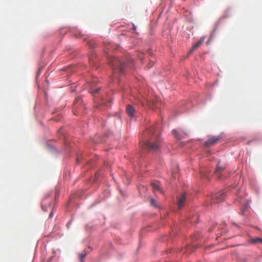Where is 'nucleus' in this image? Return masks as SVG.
<instances>
[{
  "mask_svg": "<svg viewBox=\"0 0 262 262\" xmlns=\"http://www.w3.org/2000/svg\"><path fill=\"white\" fill-rule=\"evenodd\" d=\"M143 138L146 140L144 146L148 150H158L161 144L159 133L156 132L155 126L148 128L143 133Z\"/></svg>",
  "mask_w": 262,
  "mask_h": 262,
  "instance_id": "1",
  "label": "nucleus"
},
{
  "mask_svg": "<svg viewBox=\"0 0 262 262\" xmlns=\"http://www.w3.org/2000/svg\"><path fill=\"white\" fill-rule=\"evenodd\" d=\"M109 64L112 67L113 71V76L116 77L115 75L118 73L120 74L124 73V69L127 66L130 67V64H133V61L132 59L129 58L128 59L127 63L124 61H122L120 59L115 57H112L110 58L108 61Z\"/></svg>",
  "mask_w": 262,
  "mask_h": 262,
  "instance_id": "2",
  "label": "nucleus"
},
{
  "mask_svg": "<svg viewBox=\"0 0 262 262\" xmlns=\"http://www.w3.org/2000/svg\"><path fill=\"white\" fill-rule=\"evenodd\" d=\"M225 196V192L223 190L216 193H212L210 196L211 203H216L222 202L224 200Z\"/></svg>",
  "mask_w": 262,
  "mask_h": 262,
  "instance_id": "3",
  "label": "nucleus"
},
{
  "mask_svg": "<svg viewBox=\"0 0 262 262\" xmlns=\"http://www.w3.org/2000/svg\"><path fill=\"white\" fill-rule=\"evenodd\" d=\"M187 201V193L183 192L178 198V207L179 209L183 208Z\"/></svg>",
  "mask_w": 262,
  "mask_h": 262,
  "instance_id": "4",
  "label": "nucleus"
},
{
  "mask_svg": "<svg viewBox=\"0 0 262 262\" xmlns=\"http://www.w3.org/2000/svg\"><path fill=\"white\" fill-rule=\"evenodd\" d=\"M225 168L224 167H222L220 165V163L219 162L217 164L214 174L215 176L217 178V179H221L222 178L221 173L224 171Z\"/></svg>",
  "mask_w": 262,
  "mask_h": 262,
  "instance_id": "5",
  "label": "nucleus"
},
{
  "mask_svg": "<svg viewBox=\"0 0 262 262\" xmlns=\"http://www.w3.org/2000/svg\"><path fill=\"white\" fill-rule=\"evenodd\" d=\"M220 137H212L208 141L205 142L206 145H214L221 139Z\"/></svg>",
  "mask_w": 262,
  "mask_h": 262,
  "instance_id": "6",
  "label": "nucleus"
},
{
  "mask_svg": "<svg viewBox=\"0 0 262 262\" xmlns=\"http://www.w3.org/2000/svg\"><path fill=\"white\" fill-rule=\"evenodd\" d=\"M172 134L179 140L184 138L186 135V134L184 132L181 130L178 131L176 129L172 130Z\"/></svg>",
  "mask_w": 262,
  "mask_h": 262,
  "instance_id": "7",
  "label": "nucleus"
},
{
  "mask_svg": "<svg viewBox=\"0 0 262 262\" xmlns=\"http://www.w3.org/2000/svg\"><path fill=\"white\" fill-rule=\"evenodd\" d=\"M126 113L130 117H134L135 116L136 110L135 108L130 104L126 106Z\"/></svg>",
  "mask_w": 262,
  "mask_h": 262,
  "instance_id": "8",
  "label": "nucleus"
},
{
  "mask_svg": "<svg viewBox=\"0 0 262 262\" xmlns=\"http://www.w3.org/2000/svg\"><path fill=\"white\" fill-rule=\"evenodd\" d=\"M151 185L154 192H158L161 193H163V191L160 187L159 182H152Z\"/></svg>",
  "mask_w": 262,
  "mask_h": 262,
  "instance_id": "9",
  "label": "nucleus"
},
{
  "mask_svg": "<svg viewBox=\"0 0 262 262\" xmlns=\"http://www.w3.org/2000/svg\"><path fill=\"white\" fill-rule=\"evenodd\" d=\"M204 40H205L204 37H201V39H200V40L192 46L191 50L189 51L188 54H191V53L193 52V51L194 50H195L196 49H197L198 48L200 47L203 44V43L204 42Z\"/></svg>",
  "mask_w": 262,
  "mask_h": 262,
  "instance_id": "10",
  "label": "nucleus"
},
{
  "mask_svg": "<svg viewBox=\"0 0 262 262\" xmlns=\"http://www.w3.org/2000/svg\"><path fill=\"white\" fill-rule=\"evenodd\" d=\"M249 243L251 244H262V238L258 237L251 238L249 241Z\"/></svg>",
  "mask_w": 262,
  "mask_h": 262,
  "instance_id": "11",
  "label": "nucleus"
},
{
  "mask_svg": "<svg viewBox=\"0 0 262 262\" xmlns=\"http://www.w3.org/2000/svg\"><path fill=\"white\" fill-rule=\"evenodd\" d=\"M100 89L101 88L100 87H98L95 89H91V93L93 95H94L95 94H97L98 93V92L100 90Z\"/></svg>",
  "mask_w": 262,
  "mask_h": 262,
  "instance_id": "12",
  "label": "nucleus"
},
{
  "mask_svg": "<svg viewBox=\"0 0 262 262\" xmlns=\"http://www.w3.org/2000/svg\"><path fill=\"white\" fill-rule=\"evenodd\" d=\"M150 204L152 205L153 206H155L156 207H158V205H157L156 202L154 199H150Z\"/></svg>",
  "mask_w": 262,
  "mask_h": 262,
  "instance_id": "13",
  "label": "nucleus"
},
{
  "mask_svg": "<svg viewBox=\"0 0 262 262\" xmlns=\"http://www.w3.org/2000/svg\"><path fill=\"white\" fill-rule=\"evenodd\" d=\"M46 198L43 200L42 201V209L45 211H46L47 210V208H46Z\"/></svg>",
  "mask_w": 262,
  "mask_h": 262,
  "instance_id": "14",
  "label": "nucleus"
},
{
  "mask_svg": "<svg viewBox=\"0 0 262 262\" xmlns=\"http://www.w3.org/2000/svg\"><path fill=\"white\" fill-rule=\"evenodd\" d=\"M74 35L76 38H80L83 36V34H82L81 32H79L78 33H74Z\"/></svg>",
  "mask_w": 262,
  "mask_h": 262,
  "instance_id": "15",
  "label": "nucleus"
},
{
  "mask_svg": "<svg viewBox=\"0 0 262 262\" xmlns=\"http://www.w3.org/2000/svg\"><path fill=\"white\" fill-rule=\"evenodd\" d=\"M86 255V254L85 253H83V254H80V261H81V262H84V259Z\"/></svg>",
  "mask_w": 262,
  "mask_h": 262,
  "instance_id": "16",
  "label": "nucleus"
},
{
  "mask_svg": "<svg viewBox=\"0 0 262 262\" xmlns=\"http://www.w3.org/2000/svg\"><path fill=\"white\" fill-rule=\"evenodd\" d=\"M81 101H82V100H81V98H79V97H78V98H76L75 99V102H74V103H75H75H78V102H81Z\"/></svg>",
  "mask_w": 262,
  "mask_h": 262,
  "instance_id": "17",
  "label": "nucleus"
},
{
  "mask_svg": "<svg viewBox=\"0 0 262 262\" xmlns=\"http://www.w3.org/2000/svg\"><path fill=\"white\" fill-rule=\"evenodd\" d=\"M89 43L90 46H91V47H92V48L95 47V46L94 45V43H93V41H89Z\"/></svg>",
  "mask_w": 262,
  "mask_h": 262,
  "instance_id": "18",
  "label": "nucleus"
},
{
  "mask_svg": "<svg viewBox=\"0 0 262 262\" xmlns=\"http://www.w3.org/2000/svg\"><path fill=\"white\" fill-rule=\"evenodd\" d=\"M71 67H72V66H70V67H67L66 68H65V69H64V70H65L66 71H68V70H69V69H70Z\"/></svg>",
  "mask_w": 262,
  "mask_h": 262,
  "instance_id": "19",
  "label": "nucleus"
},
{
  "mask_svg": "<svg viewBox=\"0 0 262 262\" xmlns=\"http://www.w3.org/2000/svg\"><path fill=\"white\" fill-rule=\"evenodd\" d=\"M153 64H154L152 62L149 63V68H151L153 66Z\"/></svg>",
  "mask_w": 262,
  "mask_h": 262,
  "instance_id": "20",
  "label": "nucleus"
},
{
  "mask_svg": "<svg viewBox=\"0 0 262 262\" xmlns=\"http://www.w3.org/2000/svg\"><path fill=\"white\" fill-rule=\"evenodd\" d=\"M53 212H51V213H50V215H49V217H52L53 216Z\"/></svg>",
  "mask_w": 262,
  "mask_h": 262,
  "instance_id": "21",
  "label": "nucleus"
},
{
  "mask_svg": "<svg viewBox=\"0 0 262 262\" xmlns=\"http://www.w3.org/2000/svg\"><path fill=\"white\" fill-rule=\"evenodd\" d=\"M213 230V228H210V229H209V231L211 232Z\"/></svg>",
  "mask_w": 262,
  "mask_h": 262,
  "instance_id": "22",
  "label": "nucleus"
}]
</instances>
